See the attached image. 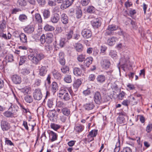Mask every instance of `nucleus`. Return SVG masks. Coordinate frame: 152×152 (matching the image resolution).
<instances>
[{"instance_id":"45","label":"nucleus","mask_w":152,"mask_h":152,"mask_svg":"<svg viewBox=\"0 0 152 152\" xmlns=\"http://www.w3.org/2000/svg\"><path fill=\"white\" fill-rule=\"evenodd\" d=\"M47 105L50 108H53L54 105L53 104V100L52 99H49L47 102Z\"/></svg>"},{"instance_id":"41","label":"nucleus","mask_w":152,"mask_h":152,"mask_svg":"<svg viewBox=\"0 0 152 152\" xmlns=\"http://www.w3.org/2000/svg\"><path fill=\"white\" fill-rule=\"evenodd\" d=\"M30 72L29 69L27 68L22 69L20 70L21 73L24 75H28Z\"/></svg>"},{"instance_id":"27","label":"nucleus","mask_w":152,"mask_h":152,"mask_svg":"<svg viewBox=\"0 0 152 152\" xmlns=\"http://www.w3.org/2000/svg\"><path fill=\"white\" fill-rule=\"evenodd\" d=\"M94 106L92 102L87 103L84 105V107L86 110H92Z\"/></svg>"},{"instance_id":"5","label":"nucleus","mask_w":152,"mask_h":152,"mask_svg":"<svg viewBox=\"0 0 152 152\" xmlns=\"http://www.w3.org/2000/svg\"><path fill=\"white\" fill-rule=\"evenodd\" d=\"M42 92L40 88H37L34 90L33 93V96L35 99L39 100L42 99Z\"/></svg>"},{"instance_id":"25","label":"nucleus","mask_w":152,"mask_h":152,"mask_svg":"<svg viewBox=\"0 0 152 152\" xmlns=\"http://www.w3.org/2000/svg\"><path fill=\"white\" fill-rule=\"evenodd\" d=\"M51 86L52 91L54 94L58 89V84L56 82H53L52 83Z\"/></svg>"},{"instance_id":"44","label":"nucleus","mask_w":152,"mask_h":152,"mask_svg":"<svg viewBox=\"0 0 152 152\" xmlns=\"http://www.w3.org/2000/svg\"><path fill=\"white\" fill-rule=\"evenodd\" d=\"M61 111L64 115L66 116L68 115L70 113V110L67 108H63L62 109Z\"/></svg>"},{"instance_id":"38","label":"nucleus","mask_w":152,"mask_h":152,"mask_svg":"<svg viewBox=\"0 0 152 152\" xmlns=\"http://www.w3.org/2000/svg\"><path fill=\"white\" fill-rule=\"evenodd\" d=\"M6 22L4 19L0 21V28L1 29H4L6 27Z\"/></svg>"},{"instance_id":"54","label":"nucleus","mask_w":152,"mask_h":152,"mask_svg":"<svg viewBox=\"0 0 152 152\" xmlns=\"http://www.w3.org/2000/svg\"><path fill=\"white\" fill-rule=\"evenodd\" d=\"M125 93L123 91L120 93L118 96V98L120 100H122L124 96L125 95Z\"/></svg>"},{"instance_id":"6","label":"nucleus","mask_w":152,"mask_h":152,"mask_svg":"<svg viewBox=\"0 0 152 152\" xmlns=\"http://www.w3.org/2000/svg\"><path fill=\"white\" fill-rule=\"evenodd\" d=\"M94 99L95 102L98 104L102 103V98L100 93L98 92H95L94 95Z\"/></svg>"},{"instance_id":"35","label":"nucleus","mask_w":152,"mask_h":152,"mask_svg":"<svg viewBox=\"0 0 152 152\" xmlns=\"http://www.w3.org/2000/svg\"><path fill=\"white\" fill-rule=\"evenodd\" d=\"M98 130L97 129L92 130L91 131L88 135V137H95L97 134Z\"/></svg>"},{"instance_id":"30","label":"nucleus","mask_w":152,"mask_h":152,"mask_svg":"<svg viewBox=\"0 0 152 152\" xmlns=\"http://www.w3.org/2000/svg\"><path fill=\"white\" fill-rule=\"evenodd\" d=\"M35 18L36 21L37 23H42V20L40 15L39 13H36L35 15Z\"/></svg>"},{"instance_id":"40","label":"nucleus","mask_w":152,"mask_h":152,"mask_svg":"<svg viewBox=\"0 0 152 152\" xmlns=\"http://www.w3.org/2000/svg\"><path fill=\"white\" fill-rule=\"evenodd\" d=\"M18 4L19 6L24 7L27 4V2L26 0H18Z\"/></svg>"},{"instance_id":"31","label":"nucleus","mask_w":152,"mask_h":152,"mask_svg":"<svg viewBox=\"0 0 152 152\" xmlns=\"http://www.w3.org/2000/svg\"><path fill=\"white\" fill-rule=\"evenodd\" d=\"M96 79L98 82L102 83L104 82L105 80V77L104 75H100L97 76Z\"/></svg>"},{"instance_id":"39","label":"nucleus","mask_w":152,"mask_h":152,"mask_svg":"<svg viewBox=\"0 0 152 152\" xmlns=\"http://www.w3.org/2000/svg\"><path fill=\"white\" fill-rule=\"evenodd\" d=\"M61 72L64 73H68L69 72V68L67 66H64L61 68Z\"/></svg>"},{"instance_id":"21","label":"nucleus","mask_w":152,"mask_h":152,"mask_svg":"<svg viewBox=\"0 0 152 152\" xmlns=\"http://www.w3.org/2000/svg\"><path fill=\"white\" fill-rule=\"evenodd\" d=\"M93 60V58L91 56H89L85 60V64L86 67H88L92 63Z\"/></svg>"},{"instance_id":"20","label":"nucleus","mask_w":152,"mask_h":152,"mask_svg":"<svg viewBox=\"0 0 152 152\" xmlns=\"http://www.w3.org/2000/svg\"><path fill=\"white\" fill-rule=\"evenodd\" d=\"M82 43V40L77 43V51L78 52H82L84 48Z\"/></svg>"},{"instance_id":"15","label":"nucleus","mask_w":152,"mask_h":152,"mask_svg":"<svg viewBox=\"0 0 152 152\" xmlns=\"http://www.w3.org/2000/svg\"><path fill=\"white\" fill-rule=\"evenodd\" d=\"M59 61L61 64L64 65L65 64V60L64 58V53L60 52L59 53Z\"/></svg>"},{"instance_id":"55","label":"nucleus","mask_w":152,"mask_h":152,"mask_svg":"<svg viewBox=\"0 0 152 152\" xmlns=\"http://www.w3.org/2000/svg\"><path fill=\"white\" fill-rule=\"evenodd\" d=\"M41 83V80L38 79H36L35 80V82L34 84V86L35 87L38 86H40Z\"/></svg>"},{"instance_id":"36","label":"nucleus","mask_w":152,"mask_h":152,"mask_svg":"<svg viewBox=\"0 0 152 152\" xmlns=\"http://www.w3.org/2000/svg\"><path fill=\"white\" fill-rule=\"evenodd\" d=\"M111 99V97L108 95H104L102 98V102H109Z\"/></svg>"},{"instance_id":"28","label":"nucleus","mask_w":152,"mask_h":152,"mask_svg":"<svg viewBox=\"0 0 152 152\" xmlns=\"http://www.w3.org/2000/svg\"><path fill=\"white\" fill-rule=\"evenodd\" d=\"M43 16L45 19L49 18L50 16V12L49 10H44L43 12Z\"/></svg>"},{"instance_id":"64","label":"nucleus","mask_w":152,"mask_h":152,"mask_svg":"<svg viewBox=\"0 0 152 152\" xmlns=\"http://www.w3.org/2000/svg\"><path fill=\"white\" fill-rule=\"evenodd\" d=\"M129 102V101L128 100L126 99L124 100L122 102V104L123 105L125 106H128Z\"/></svg>"},{"instance_id":"53","label":"nucleus","mask_w":152,"mask_h":152,"mask_svg":"<svg viewBox=\"0 0 152 152\" xmlns=\"http://www.w3.org/2000/svg\"><path fill=\"white\" fill-rule=\"evenodd\" d=\"M56 112L54 110H52L50 111L48 113L49 115L52 118L54 117L56 114Z\"/></svg>"},{"instance_id":"56","label":"nucleus","mask_w":152,"mask_h":152,"mask_svg":"<svg viewBox=\"0 0 152 152\" xmlns=\"http://www.w3.org/2000/svg\"><path fill=\"white\" fill-rule=\"evenodd\" d=\"M84 129V126L80 125L78 126H77V132L80 133L83 131Z\"/></svg>"},{"instance_id":"26","label":"nucleus","mask_w":152,"mask_h":152,"mask_svg":"<svg viewBox=\"0 0 152 152\" xmlns=\"http://www.w3.org/2000/svg\"><path fill=\"white\" fill-rule=\"evenodd\" d=\"M50 136H52L50 140L52 142H53L57 139V135L56 134L52 131H50L49 133Z\"/></svg>"},{"instance_id":"34","label":"nucleus","mask_w":152,"mask_h":152,"mask_svg":"<svg viewBox=\"0 0 152 152\" xmlns=\"http://www.w3.org/2000/svg\"><path fill=\"white\" fill-rule=\"evenodd\" d=\"M82 15V12L81 9L80 7L79 6L77 7V18H80Z\"/></svg>"},{"instance_id":"17","label":"nucleus","mask_w":152,"mask_h":152,"mask_svg":"<svg viewBox=\"0 0 152 152\" xmlns=\"http://www.w3.org/2000/svg\"><path fill=\"white\" fill-rule=\"evenodd\" d=\"M117 38L116 37H113L109 38L107 41V44L110 45L112 46L114 45L117 40Z\"/></svg>"},{"instance_id":"42","label":"nucleus","mask_w":152,"mask_h":152,"mask_svg":"<svg viewBox=\"0 0 152 152\" xmlns=\"http://www.w3.org/2000/svg\"><path fill=\"white\" fill-rule=\"evenodd\" d=\"M64 80L67 83H70L72 82L71 75H66L64 78Z\"/></svg>"},{"instance_id":"32","label":"nucleus","mask_w":152,"mask_h":152,"mask_svg":"<svg viewBox=\"0 0 152 152\" xmlns=\"http://www.w3.org/2000/svg\"><path fill=\"white\" fill-rule=\"evenodd\" d=\"M44 30L46 31H52L54 30V28L52 26L48 24H46L44 27Z\"/></svg>"},{"instance_id":"7","label":"nucleus","mask_w":152,"mask_h":152,"mask_svg":"<svg viewBox=\"0 0 152 152\" xmlns=\"http://www.w3.org/2000/svg\"><path fill=\"white\" fill-rule=\"evenodd\" d=\"M81 34L83 37L85 39L91 38L92 35L91 31L87 29H83L82 31Z\"/></svg>"},{"instance_id":"2","label":"nucleus","mask_w":152,"mask_h":152,"mask_svg":"<svg viewBox=\"0 0 152 152\" xmlns=\"http://www.w3.org/2000/svg\"><path fill=\"white\" fill-rule=\"evenodd\" d=\"M18 107L17 105H11L8 110L4 112L3 114L7 118H14L17 116V113L18 110Z\"/></svg>"},{"instance_id":"9","label":"nucleus","mask_w":152,"mask_h":152,"mask_svg":"<svg viewBox=\"0 0 152 152\" xmlns=\"http://www.w3.org/2000/svg\"><path fill=\"white\" fill-rule=\"evenodd\" d=\"M60 19L59 14L56 13L53 14L50 18V21L53 23H58Z\"/></svg>"},{"instance_id":"60","label":"nucleus","mask_w":152,"mask_h":152,"mask_svg":"<svg viewBox=\"0 0 152 152\" xmlns=\"http://www.w3.org/2000/svg\"><path fill=\"white\" fill-rule=\"evenodd\" d=\"M37 2L41 6H43L46 3L45 0H36Z\"/></svg>"},{"instance_id":"63","label":"nucleus","mask_w":152,"mask_h":152,"mask_svg":"<svg viewBox=\"0 0 152 152\" xmlns=\"http://www.w3.org/2000/svg\"><path fill=\"white\" fill-rule=\"evenodd\" d=\"M83 93L85 96L90 94L91 93L90 88H88L86 90L83 91Z\"/></svg>"},{"instance_id":"18","label":"nucleus","mask_w":152,"mask_h":152,"mask_svg":"<svg viewBox=\"0 0 152 152\" xmlns=\"http://www.w3.org/2000/svg\"><path fill=\"white\" fill-rule=\"evenodd\" d=\"M53 35L52 34H47L45 37V42L47 44H50L53 40Z\"/></svg>"},{"instance_id":"1","label":"nucleus","mask_w":152,"mask_h":152,"mask_svg":"<svg viewBox=\"0 0 152 152\" xmlns=\"http://www.w3.org/2000/svg\"><path fill=\"white\" fill-rule=\"evenodd\" d=\"M45 57V55L41 53H36L35 55L30 54L28 56V59L35 65H37L40 63L41 60Z\"/></svg>"},{"instance_id":"14","label":"nucleus","mask_w":152,"mask_h":152,"mask_svg":"<svg viewBox=\"0 0 152 152\" xmlns=\"http://www.w3.org/2000/svg\"><path fill=\"white\" fill-rule=\"evenodd\" d=\"M54 78L58 80H60L62 77L61 74L57 70L54 69L52 72Z\"/></svg>"},{"instance_id":"16","label":"nucleus","mask_w":152,"mask_h":152,"mask_svg":"<svg viewBox=\"0 0 152 152\" xmlns=\"http://www.w3.org/2000/svg\"><path fill=\"white\" fill-rule=\"evenodd\" d=\"M34 28L33 25H28L24 29V31L28 34L32 33L34 31Z\"/></svg>"},{"instance_id":"24","label":"nucleus","mask_w":152,"mask_h":152,"mask_svg":"<svg viewBox=\"0 0 152 152\" xmlns=\"http://www.w3.org/2000/svg\"><path fill=\"white\" fill-rule=\"evenodd\" d=\"M19 20L21 22H25L28 20V16L25 14H20L18 17Z\"/></svg>"},{"instance_id":"51","label":"nucleus","mask_w":152,"mask_h":152,"mask_svg":"<svg viewBox=\"0 0 152 152\" xmlns=\"http://www.w3.org/2000/svg\"><path fill=\"white\" fill-rule=\"evenodd\" d=\"M90 0H81V3L83 6H85L88 4Z\"/></svg>"},{"instance_id":"58","label":"nucleus","mask_w":152,"mask_h":152,"mask_svg":"<svg viewBox=\"0 0 152 152\" xmlns=\"http://www.w3.org/2000/svg\"><path fill=\"white\" fill-rule=\"evenodd\" d=\"M152 130V124H149L146 127V131L148 133L150 132Z\"/></svg>"},{"instance_id":"19","label":"nucleus","mask_w":152,"mask_h":152,"mask_svg":"<svg viewBox=\"0 0 152 152\" xmlns=\"http://www.w3.org/2000/svg\"><path fill=\"white\" fill-rule=\"evenodd\" d=\"M61 21L64 24H66L68 22V18L67 15L65 13L62 14L61 15Z\"/></svg>"},{"instance_id":"52","label":"nucleus","mask_w":152,"mask_h":152,"mask_svg":"<svg viewBox=\"0 0 152 152\" xmlns=\"http://www.w3.org/2000/svg\"><path fill=\"white\" fill-rule=\"evenodd\" d=\"M73 34V32L72 30H70L69 32H67V34H66L67 39H70L72 37Z\"/></svg>"},{"instance_id":"13","label":"nucleus","mask_w":152,"mask_h":152,"mask_svg":"<svg viewBox=\"0 0 152 152\" xmlns=\"http://www.w3.org/2000/svg\"><path fill=\"white\" fill-rule=\"evenodd\" d=\"M48 66H42L39 69V74L40 76H44L46 74L47 71Z\"/></svg>"},{"instance_id":"62","label":"nucleus","mask_w":152,"mask_h":152,"mask_svg":"<svg viewBox=\"0 0 152 152\" xmlns=\"http://www.w3.org/2000/svg\"><path fill=\"white\" fill-rule=\"evenodd\" d=\"M127 61L124 58H121L119 62V63L121 64L122 65H125Z\"/></svg>"},{"instance_id":"12","label":"nucleus","mask_w":152,"mask_h":152,"mask_svg":"<svg viewBox=\"0 0 152 152\" xmlns=\"http://www.w3.org/2000/svg\"><path fill=\"white\" fill-rule=\"evenodd\" d=\"M11 78L13 82L15 84H20L21 82V77L16 75H13L11 77Z\"/></svg>"},{"instance_id":"37","label":"nucleus","mask_w":152,"mask_h":152,"mask_svg":"<svg viewBox=\"0 0 152 152\" xmlns=\"http://www.w3.org/2000/svg\"><path fill=\"white\" fill-rule=\"evenodd\" d=\"M24 99L26 102L28 103H31L33 101V98L31 95H27L26 96Z\"/></svg>"},{"instance_id":"22","label":"nucleus","mask_w":152,"mask_h":152,"mask_svg":"<svg viewBox=\"0 0 152 152\" xmlns=\"http://www.w3.org/2000/svg\"><path fill=\"white\" fill-rule=\"evenodd\" d=\"M55 46L54 45L51 44H46L45 46V49L48 52H51L53 50V48Z\"/></svg>"},{"instance_id":"33","label":"nucleus","mask_w":152,"mask_h":152,"mask_svg":"<svg viewBox=\"0 0 152 152\" xmlns=\"http://www.w3.org/2000/svg\"><path fill=\"white\" fill-rule=\"evenodd\" d=\"M117 122L118 124H124L126 123V120L125 118L123 116H119L117 118Z\"/></svg>"},{"instance_id":"11","label":"nucleus","mask_w":152,"mask_h":152,"mask_svg":"<svg viewBox=\"0 0 152 152\" xmlns=\"http://www.w3.org/2000/svg\"><path fill=\"white\" fill-rule=\"evenodd\" d=\"M74 0H65V3L62 4L61 6V8L64 10L71 5Z\"/></svg>"},{"instance_id":"57","label":"nucleus","mask_w":152,"mask_h":152,"mask_svg":"<svg viewBox=\"0 0 152 152\" xmlns=\"http://www.w3.org/2000/svg\"><path fill=\"white\" fill-rule=\"evenodd\" d=\"M40 41L42 44H43L45 42V37L44 34L42 35L40 39Z\"/></svg>"},{"instance_id":"29","label":"nucleus","mask_w":152,"mask_h":152,"mask_svg":"<svg viewBox=\"0 0 152 152\" xmlns=\"http://www.w3.org/2000/svg\"><path fill=\"white\" fill-rule=\"evenodd\" d=\"M118 28V27L115 25L112 24L108 26L107 30L110 31H112L116 30Z\"/></svg>"},{"instance_id":"43","label":"nucleus","mask_w":152,"mask_h":152,"mask_svg":"<svg viewBox=\"0 0 152 152\" xmlns=\"http://www.w3.org/2000/svg\"><path fill=\"white\" fill-rule=\"evenodd\" d=\"M85 55L83 54H81L78 56L77 59L78 61L80 62H82L85 60Z\"/></svg>"},{"instance_id":"10","label":"nucleus","mask_w":152,"mask_h":152,"mask_svg":"<svg viewBox=\"0 0 152 152\" xmlns=\"http://www.w3.org/2000/svg\"><path fill=\"white\" fill-rule=\"evenodd\" d=\"M91 23L92 26L94 28H97L100 27L101 24L100 18H97L94 19L91 21Z\"/></svg>"},{"instance_id":"50","label":"nucleus","mask_w":152,"mask_h":152,"mask_svg":"<svg viewBox=\"0 0 152 152\" xmlns=\"http://www.w3.org/2000/svg\"><path fill=\"white\" fill-rule=\"evenodd\" d=\"M95 8L92 6H89L88 8L87 11L89 13H92L94 12Z\"/></svg>"},{"instance_id":"49","label":"nucleus","mask_w":152,"mask_h":152,"mask_svg":"<svg viewBox=\"0 0 152 152\" xmlns=\"http://www.w3.org/2000/svg\"><path fill=\"white\" fill-rule=\"evenodd\" d=\"M50 126L51 128L55 130H56L60 128L59 125L54 123L51 124L50 125Z\"/></svg>"},{"instance_id":"48","label":"nucleus","mask_w":152,"mask_h":152,"mask_svg":"<svg viewBox=\"0 0 152 152\" xmlns=\"http://www.w3.org/2000/svg\"><path fill=\"white\" fill-rule=\"evenodd\" d=\"M109 55L113 58H115L117 56V53L115 50H111Z\"/></svg>"},{"instance_id":"8","label":"nucleus","mask_w":152,"mask_h":152,"mask_svg":"<svg viewBox=\"0 0 152 152\" xmlns=\"http://www.w3.org/2000/svg\"><path fill=\"white\" fill-rule=\"evenodd\" d=\"M100 64L102 67L105 69H107L109 68L110 65V63L108 59H104L101 60Z\"/></svg>"},{"instance_id":"59","label":"nucleus","mask_w":152,"mask_h":152,"mask_svg":"<svg viewBox=\"0 0 152 152\" xmlns=\"http://www.w3.org/2000/svg\"><path fill=\"white\" fill-rule=\"evenodd\" d=\"M132 150L129 147H126L124 148L122 151L120 152H132Z\"/></svg>"},{"instance_id":"47","label":"nucleus","mask_w":152,"mask_h":152,"mask_svg":"<svg viewBox=\"0 0 152 152\" xmlns=\"http://www.w3.org/2000/svg\"><path fill=\"white\" fill-rule=\"evenodd\" d=\"M120 142L118 140V142L116 143L115 145V147L114 150V152H118L120 150Z\"/></svg>"},{"instance_id":"3","label":"nucleus","mask_w":152,"mask_h":152,"mask_svg":"<svg viewBox=\"0 0 152 152\" xmlns=\"http://www.w3.org/2000/svg\"><path fill=\"white\" fill-rule=\"evenodd\" d=\"M58 97L64 101H68L70 99V96L68 91L64 89L60 90Z\"/></svg>"},{"instance_id":"61","label":"nucleus","mask_w":152,"mask_h":152,"mask_svg":"<svg viewBox=\"0 0 152 152\" xmlns=\"http://www.w3.org/2000/svg\"><path fill=\"white\" fill-rule=\"evenodd\" d=\"M64 105V103L61 101H58L56 103V106L58 107H63Z\"/></svg>"},{"instance_id":"46","label":"nucleus","mask_w":152,"mask_h":152,"mask_svg":"<svg viewBox=\"0 0 152 152\" xmlns=\"http://www.w3.org/2000/svg\"><path fill=\"white\" fill-rule=\"evenodd\" d=\"M26 59V57L25 56H21L20 58V61L19 62V65H22L24 63Z\"/></svg>"},{"instance_id":"4","label":"nucleus","mask_w":152,"mask_h":152,"mask_svg":"<svg viewBox=\"0 0 152 152\" xmlns=\"http://www.w3.org/2000/svg\"><path fill=\"white\" fill-rule=\"evenodd\" d=\"M0 126L2 130L3 131H8L10 128V124L5 120H2L1 121Z\"/></svg>"},{"instance_id":"23","label":"nucleus","mask_w":152,"mask_h":152,"mask_svg":"<svg viewBox=\"0 0 152 152\" xmlns=\"http://www.w3.org/2000/svg\"><path fill=\"white\" fill-rule=\"evenodd\" d=\"M21 42L23 43L27 42V37L23 33H20L19 35Z\"/></svg>"}]
</instances>
